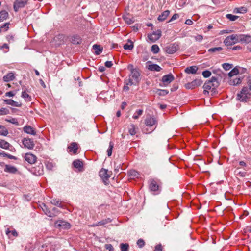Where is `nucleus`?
<instances>
[{"instance_id":"obj_1","label":"nucleus","mask_w":251,"mask_h":251,"mask_svg":"<svg viewBox=\"0 0 251 251\" xmlns=\"http://www.w3.org/2000/svg\"><path fill=\"white\" fill-rule=\"evenodd\" d=\"M219 86V82L217 78L212 77L210 80L206 81L203 88L204 89L203 93L204 94H208V90H211L212 92H215L216 89Z\"/></svg>"},{"instance_id":"obj_2","label":"nucleus","mask_w":251,"mask_h":251,"mask_svg":"<svg viewBox=\"0 0 251 251\" xmlns=\"http://www.w3.org/2000/svg\"><path fill=\"white\" fill-rule=\"evenodd\" d=\"M161 183L158 179H151L149 180V189L155 195L161 191Z\"/></svg>"},{"instance_id":"obj_3","label":"nucleus","mask_w":251,"mask_h":251,"mask_svg":"<svg viewBox=\"0 0 251 251\" xmlns=\"http://www.w3.org/2000/svg\"><path fill=\"white\" fill-rule=\"evenodd\" d=\"M251 97V93L247 87H243L240 93L237 94V100L241 102H247Z\"/></svg>"},{"instance_id":"obj_4","label":"nucleus","mask_w":251,"mask_h":251,"mask_svg":"<svg viewBox=\"0 0 251 251\" xmlns=\"http://www.w3.org/2000/svg\"><path fill=\"white\" fill-rule=\"evenodd\" d=\"M239 42L238 34H232L228 36L224 40V44L227 46H231Z\"/></svg>"},{"instance_id":"obj_5","label":"nucleus","mask_w":251,"mask_h":251,"mask_svg":"<svg viewBox=\"0 0 251 251\" xmlns=\"http://www.w3.org/2000/svg\"><path fill=\"white\" fill-rule=\"evenodd\" d=\"M111 174V172H109L108 170L103 168L101 169L99 172L100 176L105 184H108L107 181L110 177Z\"/></svg>"},{"instance_id":"obj_6","label":"nucleus","mask_w":251,"mask_h":251,"mask_svg":"<svg viewBox=\"0 0 251 251\" xmlns=\"http://www.w3.org/2000/svg\"><path fill=\"white\" fill-rule=\"evenodd\" d=\"M29 0H17L14 3L13 8L15 11H18L20 8L24 7L27 4Z\"/></svg>"},{"instance_id":"obj_7","label":"nucleus","mask_w":251,"mask_h":251,"mask_svg":"<svg viewBox=\"0 0 251 251\" xmlns=\"http://www.w3.org/2000/svg\"><path fill=\"white\" fill-rule=\"evenodd\" d=\"M161 36V31L160 30H158L155 32H153L152 34H149L148 37L151 42H155L159 39Z\"/></svg>"},{"instance_id":"obj_8","label":"nucleus","mask_w":251,"mask_h":251,"mask_svg":"<svg viewBox=\"0 0 251 251\" xmlns=\"http://www.w3.org/2000/svg\"><path fill=\"white\" fill-rule=\"evenodd\" d=\"M239 42L248 44L251 42V36L244 34H238Z\"/></svg>"},{"instance_id":"obj_9","label":"nucleus","mask_w":251,"mask_h":251,"mask_svg":"<svg viewBox=\"0 0 251 251\" xmlns=\"http://www.w3.org/2000/svg\"><path fill=\"white\" fill-rule=\"evenodd\" d=\"M56 227H61L64 229L70 228L71 226L70 224L63 220H58L55 223Z\"/></svg>"},{"instance_id":"obj_10","label":"nucleus","mask_w":251,"mask_h":251,"mask_svg":"<svg viewBox=\"0 0 251 251\" xmlns=\"http://www.w3.org/2000/svg\"><path fill=\"white\" fill-rule=\"evenodd\" d=\"M157 123V121L155 118L151 117L150 116L146 117L145 120V124L146 126L151 127L153 125H155Z\"/></svg>"},{"instance_id":"obj_11","label":"nucleus","mask_w":251,"mask_h":251,"mask_svg":"<svg viewBox=\"0 0 251 251\" xmlns=\"http://www.w3.org/2000/svg\"><path fill=\"white\" fill-rule=\"evenodd\" d=\"M179 49L178 45L172 44L166 48V51L169 54H173L176 52Z\"/></svg>"},{"instance_id":"obj_12","label":"nucleus","mask_w":251,"mask_h":251,"mask_svg":"<svg viewBox=\"0 0 251 251\" xmlns=\"http://www.w3.org/2000/svg\"><path fill=\"white\" fill-rule=\"evenodd\" d=\"M25 159L30 164H33L36 162L37 157L31 153H27L25 154Z\"/></svg>"},{"instance_id":"obj_13","label":"nucleus","mask_w":251,"mask_h":251,"mask_svg":"<svg viewBox=\"0 0 251 251\" xmlns=\"http://www.w3.org/2000/svg\"><path fill=\"white\" fill-rule=\"evenodd\" d=\"M22 142L24 146L29 149H32L34 147V144L30 139L24 138Z\"/></svg>"},{"instance_id":"obj_14","label":"nucleus","mask_w":251,"mask_h":251,"mask_svg":"<svg viewBox=\"0 0 251 251\" xmlns=\"http://www.w3.org/2000/svg\"><path fill=\"white\" fill-rule=\"evenodd\" d=\"M4 171L11 174H16L18 172L17 169L10 165H5Z\"/></svg>"},{"instance_id":"obj_15","label":"nucleus","mask_w":251,"mask_h":251,"mask_svg":"<svg viewBox=\"0 0 251 251\" xmlns=\"http://www.w3.org/2000/svg\"><path fill=\"white\" fill-rule=\"evenodd\" d=\"M174 79V77L172 74H169L165 75L162 78V81L164 84H168L171 83Z\"/></svg>"},{"instance_id":"obj_16","label":"nucleus","mask_w":251,"mask_h":251,"mask_svg":"<svg viewBox=\"0 0 251 251\" xmlns=\"http://www.w3.org/2000/svg\"><path fill=\"white\" fill-rule=\"evenodd\" d=\"M3 101L5 104L10 105L13 106L20 107L22 106V104L21 103L15 101L12 99L3 100Z\"/></svg>"},{"instance_id":"obj_17","label":"nucleus","mask_w":251,"mask_h":251,"mask_svg":"<svg viewBox=\"0 0 251 251\" xmlns=\"http://www.w3.org/2000/svg\"><path fill=\"white\" fill-rule=\"evenodd\" d=\"M78 148V144L75 142L72 143L68 147L69 152H73L75 154H76Z\"/></svg>"},{"instance_id":"obj_18","label":"nucleus","mask_w":251,"mask_h":251,"mask_svg":"<svg viewBox=\"0 0 251 251\" xmlns=\"http://www.w3.org/2000/svg\"><path fill=\"white\" fill-rule=\"evenodd\" d=\"M130 77L133 78L136 82H138L139 79L140 73L137 70L132 69V72L130 75Z\"/></svg>"},{"instance_id":"obj_19","label":"nucleus","mask_w":251,"mask_h":251,"mask_svg":"<svg viewBox=\"0 0 251 251\" xmlns=\"http://www.w3.org/2000/svg\"><path fill=\"white\" fill-rule=\"evenodd\" d=\"M138 130V128L134 124H131L128 128V132L132 136L135 135Z\"/></svg>"},{"instance_id":"obj_20","label":"nucleus","mask_w":251,"mask_h":251,"mask_svg":"<svg viewBox=\"0 0 251 251\" xmlns=\"http://www.w3.org/2000/svg\"><path fill=\"white\" fill-rule=\"evenodd\" d=\"M14 78V74L12 72H10L3 77V80L8 82L13 80Z\"/></svg>"},{"instance_id":"obj_21","label":"nucleus","mask_w":251,"mask_h":251,"mask_svg":"<svg viewBox=\"0 0 251 251\" xmlns=\"http://www.w3.org/2000/svg\"><path fill=\"white\" fill-rule=\"evenodd\" d=\"M24 131L27 134H30L33 135L36 134V131H35L34 129L29 126H25L24 127Z\"/></svg>"},{"instance_id":"obj_22","label":"nucleus","mask_w":251,"mask_h":251,"mask_svg":"<svg viewBox=\"0 0 251 251\" xmlns=\"http://www.w3.org/2000/svg\"><path fill=\"white\" fill-rule=\"evenodd\" d=\"M170 14V11L168 10H165L160 14L158 17V20L159 21H164Z\"/></svg>"},{"instance_id":"obj_23","label":"nucleus","mask_w":251,"mask_h":251,"mask_svg":"<svg viewBox=\"0 0 251 251\" xmlns=\"http://www.w3.org/2000/svg\"><path fill=\"white\" fill-rule=\"evenodd\" d=\"M197 70L198 68L196 66H193L189 67H187L185 70V72L187 74H195L196 73Z\"/></svg>"},{"instance_id":"obj_24","label":"nucleus","mask_w":251,"mask_h":251,"mask_svg":"<svg viewBox=\"0 0 251 251\" xmlns=\"http://www.w3.org/2000/svg\"><path fill=\"white\" fill-rule=\"evenodd\" d=\"M73 166L75 168L81 170L83 168V163L80 160H75L73 161Z\"/></svg>"},{"instance_id":"obj_25","label":"nucleus","mask_w":251,"mask_h":251,"mask_svg":"<svg viewBox=\"0 0 251 251\" xmlns=\"http://www.w3.org/2000/svg\"><path fill=\"white\" fill-rule=\"evenodd\" d=\"M21 97L27 102H30L32 100L31 97L25 91L22 93Z\"/></svg>"},{"instance_id":"obj_26","label":"nucleus","mask_w":251,"mask_h":251,"mask_svg":"<svg viewBox=\"0 0 251 251\" xmlns=\"http://www.w3.org/2000/svg\"><path fill=\"white\" fill-rule=\"evenodd\" d=\"M148 69L150 71L159 72L161 71V68L157 64H151L149 65Z\"/></svg>"},{"instance_id":"obj_27","label":"nucleus","mask_w":251,"mask_h":251,"mask_svg":"<svg viewBox=\"0 0 251 251\" xmlns=\"http://www.w3.org/2000/svg\"><path fill=\"white\" fill-rule=\"evenodd\" d=\"M71 42L74 44H79L81 41L79 36L74 35L71 37Z\"/></svg>"},{"instance_id":"obj_28","label":"nucleus","mask_w":251,"mask_h":251,"mask_svg":"<svg viewBox=\"0 0 251 251\" xmlns=\"http://www.w3.org/2000/svg\"><path fill=\"white\" fill-rule=\"evenodd\" d=\"M133 47V43L130 40H128V43L125 44L123 46L124 49L126 50H131Z\"/></svg>"},{"instance_id":"obj_29","label":"nucleus","mask_w":251,"mask_h":251,"mask_svg":"<svg viewBox=\"0 0 251 251\" xmlns=\"http://www.w3.org/2000/svg\"><path fill=\"white\" fill-rule=\"evenodd\" d=\"M123 19L125 22L127 24H131L134 22V20L130 15H125L123 16Z\"/></svg>"},{"instance_id":"obj_30","label":"nucleus","mask_w":251,"mask_h":251,"mask_svg":"<svg viewBox=\"0 0 251 251\" xmlns=\"http://www.w3.org/2000/svg\"><path fill=\"white\" fill-rule=\"evenodd\" d=\"M8 16V12L5 10L1 11L0 12V22L3 21L6 19Z\"/></svg>"},{"instance_id":"obj_31","label":"nucleus","mask_w":251,"mask_h":251,"mask_svg":"<svg viewBox=\"0 0 251 251\" xmlns=\"http://www.w3.org/2000/svg\"><path fill=\"white\" fill-rule=\"evenodd\" d=\"M242 79L240 77H236L233 79L230 80V84L232 85H236L241 83Z\"/></svg>"},{"instance_id":"obj_32","label":"nucleus","mask_w":251,"mask_h":251,"mask_svg":"<svg viewBox=\"0 0 251 251\" xmlns=\"http://www.w3.org/2000/svg\"><path fill=\"white\" fill-rule=\"evenodd\" d=\"M93 49L95 50V54L96 55L100 54L102 51V49L100 46L97 44H95L93 46Z\"/></svg>"},{"instance_id":"obj_33","label":"nucleus","mask_w":251,"mask_h":251,"mask_svg":"<svg viewBox=\"0 0 251 251\" xmlns=\"http://www.w3.org/2000/svg\"><path fill=\"white\" fill-rule=\"evenodd\" d=\"M10 24L9 23H6L4 24L3 25L0 26V33L2 31L5 32L8 30L9 28V25Z\"/></svg>"},{"instance_id":"obj_34","label":"nucleus","mask_w":251,"mask_h":251,"mask_svg":"<svg viewBox=\"0 0 251 251\" xmlns=\"http://www.w3.org/2000/svg\"><path fill=\"white\" fill-rule=\"evenodd\" d=\"M9 143L4 140L0 139V147L7 149L9 148Z\"/></svg>"},{"instance_id":"obj_35","label":"nucleus","mask_w":251,"mask_h":251,"mask_svg":"<svg viewBox=\"0 0 251 251\" xmlns=\"http://www.w3.org/2000/svg\"><path fill=\"white\" fill-rule=\"evenodd\" d=\"M8 133L7 128L2 126L0 125V135L6 136Z\"/></svg>"},{"instance_id":"obj_36","label":"nucleus","mask_w":251,"mask_h":251,"mask_svg":"<svg viewBox=\"0 0 251 251\" xmlns=\"http://www.w3.org/2000/svg\"><path fill=\"white\" fill-rule=\"evenodd\" d=\"M6 39L9 43H13L15 40V35L10 33L6 36Z\"/></svg>"},{"instance_id":"obj_37","label":"nucleus","mask_w":251,"mask_h":251,"mask_svg":"<svg viewBox=\"0 0 251 251\" xmlns=\"http://www.w3.org/2000/svg\"><path fill=\"white\" fill-rule=\"evenodd\" d=\"M159 50H160L159 47L156 44L153 45L151 47V51L154 54H156V53H158L159 51Z\"/></svg>"},{"instance_id":"obj_38","label":"nucleus","mask_w":251,"mask_h":251,"mask_svg":"<svg viewBox=\"0 0 251 251\" xmlns=\"http://www.w3.org/2000/svg\"><path fill=\"white\" fill-rule=\"evenodd\" d=\"M5 121L7 122L11 123L16 126L19 125V122L16 118H10V119H6Z\"/></svg>"},{"instance_id":"obj_39","label":"nucleus","mask_w":251,"mask_h":251,"mask_svg":"<svg viewBox=\"0 0 251 251\" xmlns=\"http://www.w3.org/2000/svg\"><path fill=\"white\" fill-rule=\"evenodd\" d=\"M121 251H128L129 249V245L127 243H122L120 245Z\"/></svg>"},{"instance_id":"obj_40","label":"nucleus","mask_w":251,"mask_h":251,"mask_svg":"<svg viewBox=\"0 0 251 251\" xmlns=\"http://www.w3.org/2000/svg\"><path fill=\"white\" fill-rule=\"evenodd\" d=\"M247 11V9L245 7H241L240 8H236L234 10V12L239 13H245Z\"/></svg>"},{"instance_id":"obj_41","label":"nucleus","mask_w":251,"mask_h":251,"mask_svg":"<svg viewBox=\"0 0 251 251\" xmlns=\"http://www.w3.org/2000/svg\"><path fill=\"white\" fill-rule=\"evenodd\" d=\"M114 146V143L112 142H110L109 143V148L107 151V155L110 156L112 154V149Z\"/></svg>"},{"instance_id":"obj_42","label":"nucleus","mask_w":251,"mask_h":251,"mask_svg":"<svg viewBox=\"0 0 251 251\" xmlns=\"http://www.w3.org/2000/svg\"><path fill=\"white\" fill-rule=\"evenodd\" d=\"M143 110L140 109L136 111L133 116V118L134 119H138L139 117L143 114Z\"/></svg>"},{"instance_id":"obj_43","label":"nucleus","mask_w":251,"mask_h":251,"mask_svg":"<svg viewBox=\"0 0 251 251\" xmlns=\"http://www.w3.org/2000/svg\"><path fill=\"white\" fill-rule=\"evenodd\" d=\"M109 222H110V221L109 220V219L103 220L100 222H98L96 224H95L94 225V226H99L104 225L105 224L109 223Z\"/></svg>"},{"instance_id":"obj_44","label":"nucleus","mask_w":251,"mask_h":251,"mask_svg":"<svg viewBox=\"0 0 251 251\" xmlns=\"http://www.w3.org/2000/svg\"><path fill=\"white\" fill-rule=\"evenodd\" d=\"M193 81L190 83H188L185 84V87L188 89H193L196 87Z\"/></svg>"},{"instance_id":"obj_45","label":"nucleus","mask_w":251,"mask_h":251,"mask_svg":"<svg viewBox=\"0 0 251 251\" xmlns=\"http://www.w3.org/2000/svg\"><path fill=\"white\" fill-rule=\"evenodd\" d=\"M238 70L237 68H234L228 73V75L229 77H232L235 75H236L237 74H238Z\"/></svg>"},{"instance_id":"obj_46","label":"nucleus","mask_w":251,"mask_h":251,"mask_svg":"<svg viewBox=\"0 0 251 251\" xmlns=\"http://www.w3.org/2000/svg\"><path fill=\"white\" fill-rule=\"evenodd\" d=\"M50 202L52 204L54 205H56L59 207L61 206V202L58 200L52 199L51 200Z\"/></svg>"},{"instance_id":"obj_47","label":"nucleus","mask_w":251,"mask_h":251,"mask_svg":"<svg viewBox=\"0 0 251 251\" xmlns=\"http://www.w3.org/2000/svg\"><path fill=\"white\" fill-rule=\"evenodd\" d=\"M226 17L231 21H234L238 19V16L228 14L226 15Z\"/></svg>"},{"instance_id":"obj_48","label":"nucleus","mask_w":251,"mask_h":251,"mask_svg":"<svg viewBox=\"0 0 251 251\" xmlns=\"http://www.w3.org/2000/svg\"><path fill=\"white\" fill-rule=\"evenodd\" d=\"M43 210L45 212V213L48 216L50 217H52L53 216L52 215L51 212L49 210L48 208L45 205H44V207H42Z\"/></svg>"},{"instance_id":"obj_49","label":"nucleus","mask_w":251,"mask_h":251,"mask_svg":"<svg viewBox=\"0 0 251 251\" xmlns=\"http://www.w3.org/2000/svg\"><path fill=\"white\" fill-rule=\"evenodd\" d=\"M9 114V110L6 108L0 109V115H4Z\"/></svg>"},{"instance_id":"obj_50","label":"nucleus","mask_w":251,"mask_h":251,"mask_svg":"<svg viewBox=\"0 0 251 251\" xmlns=\"http://www.w3.org/2000/svg\"><path fill=\"white\" fill-rule=\"evenodd\" d=\"M222 50V48L219 47H214L210 48L208 50L209 52H214L216 51H220Z\"/></svg>"},{"instance_id":"obj_51","label":"nucleus","mask_w":251,"mask_h":251,"mask_svg":"<svg viewBox=\"0 0 251 251\" xmlns=\"http://www.w3.org/2000/svg\"><path fill=\"white\" fill-rule=\"evenodd\" d=\"M223 68L226 71L229 70L232 68V65L229 63H224L222 65Z\"/></svg>"},{"instance_id":"obj_52","label":"nucleus","mask_w":251,"mask_h":251,"mask_svg":"<svg viewBox=\"0 0 251 251\" xmlns=\"http://www.w3.org/2000/svg\"><path fill=\"white\" fill-rule=\"evenodd\" d=\"M202 74L204 77L207 78L211 75V73L209 71L205 70L202 72Z\"/></svg>"},{"instance_id":"obj_53","label":"nucleus","mask_w":251,"mask_h":251,"mask_svg":"<svg viewBox=\"0 0 251 251\" xmlns=\"http://www.w3.org/2000/svg\"><path fill=\"white\" fill-rule=\"evenodd\" d=\"M168 91L167 90H158V94L160 96H165L168 93Z\"/></svg>"},{"instance_id":"obj_54","label":"nucleus","mask_w":251,"mask_h":251,"mask_svg":"<svg viewBox=\"0 0 251 251\" xmlns=\"http://www.w3.org/2000/svg\"><path fill=\"white\" fill-rule=\"evenodd\" d=\"M137 82L134 81V80L133 78L129 76V78L127 80V82H126V84L129 85H132L133 84H135Z\"/></svg>"},{"instance_id":"obj_55","label":"nucleus","mask_w":251,"mask_h":251,"mask_svg":"<svg viewBox=\"0 0 251 251\" xmlns=\"http://www.w3.org/2000/svg\"><path fill=\"white\" fill-rule=\"evenodd\" d=\"M137 244L139 247L142 248L145 245V242L143 239H140L137 241Z\"/></svg>"},{"instance_id":"obj_56","label":"nucleus","mask_w":251,"mask_h":251,"mask_svg":"<svg viewBox=\"0 0 251 251\" xmlns=\"http://www.w3.org/2000/svg\"><path fill=\"white\" fill-rule=\"evenodd\" d=\"M129 174L130 176L133 177H138V176L139 175L138 173L135 170L130 171L129 172Z\"/></svg>"},{"instance_id":"obj_57","label":"nucleus","mask_w":251,"mask_h":251,"mask_svg":"<svg viewBox=\"0 0 251 251\" xmlns=\"http://www.w3.org/2000/svg\"><path fill=\"white\" fill-rule=\"evenodd\" d=\"M105 248L109 251H113L114 248L111 244H106L105 245Z\"/></svg>"},{"instance_id":"obj_58","label":"nucleus","mask_w":251,"mask_h":251,"mask_svg":"<svg viewBox=\"0 0 251 251\" xmlns=\"http://www.w3.org/2000/svg\"><path fill=\"white\" fill-rule=\"evenodd\" d=\"M193 82H195V85L196 87L201 85L202 83V81L201 80V79H196L194 80Z\"/></svg>"},{"instance_id":"obj_59","label":"nucleus","mask_w":251,"mask_h":251,"mask_svg":"<svg viewBox=\"0 0 251 251\" xmlns=\"http://www.w3.org/2000/svg\"><path fill=\"white\" fill-rule=\"evenodd\" d=\"M179 18V15L178 14H175L173 15L171 19L168 21V23L171 22L172 21L176 20Z\"/></svg>"},{"instance_id":"obj_60","label":"nucleus","mask_w":251,"mask_h":251,"mask_svg":"<svg viewBox=\"0 0 251 251\" xmlns=\"http://www.w3.org/2000/svg\"><path fill=\"white\" fill-rule=\"evenodd\" d=\"M154 251H162V247L160 244L157 245L155 247Z\"/></svg>"},{"instance_id":"obj_61","label":"nucleus","mask_w":251,"mask_h":251,"mask_svg":"<svg viewBox=\"0 0 251 251\" xmlns=\"http://www.w3.org/2000/svg\"><path fill=\"white\" fill-rule=\"evenodd\" d=\"M15 93H14L13 91H9L6 92L5 94V96L6 97H13L15 95Z\"/></svg>"},{"instance_id":"obj_62","label":"nucleus","mask_w":251,"mask_h":251,"mask_svg":"<svg viewBox=\"0 0 251 251\" xmlns=\"http://www.w3.org/2000/svg\"><path fill=\"white\" fill-rule=\"evenodd\" d=\"M113 64L111 61H107L105 63V66L108 68L112 67Z\"/></svg>"},{"instance_id":"obj_63","label":"nucleus","mask_w":251,"mask_h":251,"mask_svg":"<svg viewBox=\"0 0 251 251\" xmlns=\"http://www.w3.org/2000/svg\"><path fill=\"white\" fill-rule=\"evenodd\" d=\"M203 39V37L202 35H198L195 36V39L198 41H201Z\"/></svg>"},{"instance_id":"obj_64","label":"nucleus","mask_w":251,"mask_h":251,"mask_svg":"<svg viewBox=\"0 0 251 251\" xmlns=\"http://www.w3.org/2000/svg\"><path fill=\"white\" fill-rule=\"evenodd\" d=\"M3 49H6L8 50L9 46H8V44L5 43L2 46H0V50Z\"/></svg>"}]
</instances>
